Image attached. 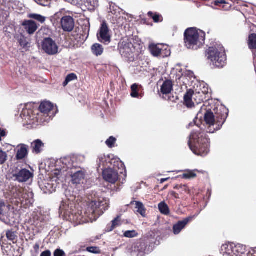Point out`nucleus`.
Returning <instances> with one entry per match:
<instances>
[{
	"label": "nucleus",
	"mask_w": 256,
	"mask_h": 256,
	"mask_svg": "<svg viewBox=\"0 0 256 256\" xmlns=\"http://www.w3.org/2000/svg\"><path fill=\"white\" fill-rule=\"evenodd\" d=\"M216 115L206 110L204 113V122L206 126L199 124L200 120L198 118L189 124V127L195 126L189 136L188 146L191 150L196 155L205 156L210 151V140L206 132L214 133L220 128L228 115V110L223 106L216 108Z\"/></svg>",
	"instance_id": "f257e3e1"
},
{
	"label": "nucleus",
	"mask_w": 256,
	"mask_h": 256,
	"mask_svg": "<svg viewBox=\"0 0 256 256\" xmlns=\"http://www.w3.org/2000/svg\"><path fill=\"white\" fill-rule=\"evenodd\" d=\"M74 198L64 200L60 206V214L68 221L77 224L96 220L108 207L109 200L106 198L91 201L87 204L84 214L76 208Z\"/></svg>",
	"instance_id": "f03ea898"
},
{
	"label": "nucleus",
	"mask_w": 256,
	"mask_h": 256,
	"mask_svg": "<svg viewBox=\"0 0 256 256\" xmlns=\"http://www.w3.org/2000/svg\"><path fill=\"white\" fill-rule=\"evenodd\" d=\"M39 109L40 112L38 110H34V104L28 103L24 104L20 115L24 125L34 128L48 122L57 112L56 108L49 102H42Z\"/></svg>",
	"instance_id": "7ed1b4c3"
},
{
	"label": "nucleus",
	"mask_w": 256,
	"mask_h": 256,
	"mask_svg": "<svg viewBox=\"0 0 256 256\" xmlns=\"http://www.w3.org/2000/svg\"><path fill=\"white\" fill-rule=\"evenodd\" d=\"M205 38V32L195 28H188L184 32V44L188 49H198L204 44Z\"/></svg>",
	"instance_id": "20e7f679"
},
{
	"label": "nucleus",
	"mask_w": 256,
	"mask_h": 256,
	"mask_svg": "<svg viewBox=\"0 0 256 256\" xmlns=\"http://www.w3.org/2000/svg\"><path fill=\"white\" fill-rule=\"evenodd\" d=\"M206 56L210 65L214 68H222L226 64L225 50L221 44L210 47L206 50Z\"/></svg>",
	"instance_id": "39448f33"
},
{
	"label": "nucleus",
	"mask_w": 256,
	"mask_h": 256,
	"mask_svg": "<svg viewBox=\"0 0 256 256\" xmlns=\"http://www.w3.org/2000/svg\"><path fill=\"white\" fill-rule=\"evenodd\" d=\"M12 202L16 204H21L24 206H28L34 202V194L32 192L20 186L12 187L10 192Z\"/></svg>",
	"instance_id": "423d86ee"
},
{
	"label": "nucleus",
	"mask_w": 256,
	"mask_h": 256,
	"mask_svg": "<svg viewBox=\"0 0 256 256\" xmlns=\"http://www.w3.org/2000/svg\"><path fill=\"white\" fill-rule=\"evenodd\" d=\"M246 246L242 244L228 242L223 244L220 249L222 256H242L246 252Z\"/></svg>",
	"instance_id": "0eeeda50"
},
{
	"label": "nucleus",
	"mask_w": 256,
	"mask_h": 256,
	"mask_svg": "<svg viewBox=\"0 0 256 256\" xmlns=\"http://www.w3.org/2000/svg\"><path fill=\"white\" fill-rule=\"evenodd\" d=\"M118 49L122 56L129 62L134 60L135 47L128 40L121 42L118 45Z\"/></svg>",
	"instance_id": "6e6552de"
},
{
	"label": "nucleus",
	"mask_w": 256,
	"mask_h": 256,
	"mask_svg": "<svg viewBox=\"0 0 256 256\" xmlns=\"http://www.w3.org/2000/svg\"><path fill=\"white\" fill-rule=\"evenodd\" d=\"M149 50L152 56L156 57L165 58L170 54V50L167 45L163 44H150Z\"/></svg>",
	"instance_id": "1a4fd4ad"
},
{
	"label": "nucleus",
	"mask_w": 256,
	"mask_h": 256,
	"mask_svg": "<svg viewBox=\"0 0 256 256\" xmlns=\"http://www.w3.org/2000/svg\"><path fill=\"white\" fill-rule=\"evenodd\" d=\"M10 206L0 202V220L6 224H12L14 222L12 220L13 211Z\"/></svg>",
	"instance_id": "9d476101"
},
{
	"label": "nucleus",
	"mask_w": 256,
	"mask_h": 256,
	"mask_svg": "<svg viewBox=\"0 0 256 256\" xmlns=\"http://www.w3.org/2000/svg\"><path fill=\"white\" fill-rule=\"evenodd\" d=\"M42 50L48 55H54L58 52V46L52 38H45L42 44Z\"/></svg>",
	"instance_id": "9b49d317"
},
{
	"label": "nucleus",
	"mask_w": 256,
	"mask_h": 256,
	"mask_svg": "<svg viewBox=\"0 0 256 256\" xmlns=\"http://www.w3.org/2000/svg\"><path fill=\"white\" fill-rule=\"evenodd\" d=\"M58 164H62V167L60 170H56L54 172L56 176V181L60 180V178L62 175V173L64 172L68 171L69 169H72V164L71 163V160L70 158H61L60 161L57 162Z\"/></svg>",
	"instance_id": "f8f14e48"
},
{
	"label": "nucleus",
	"mask_w": 256,
	"mask_h": 256,
	"mask_svg": "<svg viewBox=\"0 0 256 256\" xmlns=\"http://www.w3.org/2000/svg\"><path fill=\"white\" fill-rule=\"evenodd\" d=\"M98 40L105 44H108L111 41V36L110 30L106 22H103L98 34Z\"/></svg>",
	"instance_id": "ddd939ff"
},
{
	"label": "nucleus",
	"mask_w": 256,
	"mask_h": 256,
	"mask_svg": "<svg viewBox=\"0 0 256 256\" xmlns=\"http://www.w3.org/2000/svg\"><path fill=\"white\" fill-rule=\"evenodd\" d=\"M102 176L106 181L112 184H114L118 178V172L115 169L112 168L104 170Z\"/></svg>",
	"instance_id": "4468645a"
},
{
	"label": "nucleus",
	"mask_w": 256,
	"mask_h": 256,
	"mask_svg": "<svg viewBox=\"0 0 256 256\" xmlns=\"http://www.w3.org/2000/svg\"><path fill=\"white\" fill-rule=\"evenodd\" d=\"M33 176L29 170L26 168L22 169L14 174L13 176L15 178V180L20 182H26Z\"/></svg>",
	"instance_id": "2eb2a0df"
},
{
	"label": "nucleus",
	"mask_w": 256,
	"mask_h": 256,
	"mask_svg": "<svg viewBox=\"0 0 256 256\" xmlns=\"http://www.w3.org/2000/svg\"><path fill=\"white\" fill-rule=\"evenodd\" d=\"M180 80L186 86H193V84L196 83V78L194 72L191 70H186Z\"/></svg>",
	"instance_id": "dca6fc26"
},
{
	"label": "nucleus",
	"mask_w": 256,
	"mask_h": 256,
	"mask_svg": "<svg viewBox=\"0 0 256 256\" xmlns=\"http://www.w3.org/2000/svg\"><path fill=\"white\" fill-rule=\"evenodd\" d=\"M16 158L17 160H23L28 155V146L26 144H18L16 149Z\"/></svg>",
	"instance_id": "f3484780"
},
{
	"label": "nucleus",
	"mask_w": 256,
	"mask_h": 256,
	"mask_svg": "<svg viewBox=\"0 0 256 256\" xmlns=\"http://www.w3.org/2000/svg\"><path fill=\"white\" fill-rule=\"evenodd\" d=\"M68 172L71 175L72 184H78L84 183L85 181V172L84 170H80L74 172Z\"/></svg>",
	"instance_id": "a211bd4d"
},
{
	"label": "nucleus",
	"mask_w": 256,
	"mask_h": 256,
	"mask_svg": "<svg viewBox=\"0 0 256 256\" xmlns=\"http://www.w3.org/2000/svg\"><path fill=\"white\" fill-rule=\"evenodd\" d=\"M61 25L64 31H72L74 26L73 18L70 16L63 17L61 20Z\"/></svg>",
	"instance_id": "6ab92c4d"
},
{
	"label": "nucleus",
	"mask_w": 256,
	"mask_h": 256,
	"mask_svg": "<svg viewBox=\"0 0 256 256\" xmlns=\"http://www.w3.org/2000/svg\"><path fill=\"white\" fill-rule=\"evenodd\" d=\"M192 91L193 100L196 105L200 104L206 98V88H204L202 92H200L198 88H195Z\"/></svg>",
	"instance_id": "aec40b11"
},
{
	"label": "nucleus",
	"mask_w": 256,
	"mask_h": 256,
	"mask_svg": "<svg viewBox=\"0 0 256 256\" xmlns=\"http://www.w3.org/2000/svg\"><path fill=\"white\" fill-rule=\"evenodd\" d=\"M194 216H189L182 220L178 222L173 226V232L176 235L179 234L180 232L192 220Z\"/></svg>",
	"instance_id": "412c9836"
},
{
	"label": "nucleus",
	"mask_w": 256,
	"mask_h": 256,
	"mask_svg": "<svg viewBox=\"0 0 256 256\" xmlns=\"http://www.w3.org/2000/svg\"><path fill=\"white\" fill-rule=\"evenodd\" d=\"M196 103L193 100L192 90H190L184 96V104L188 108L195 107Z\"/></svg>",
	"instance_id": "4be33fe9"
},
{
	"label": "nucleus",
	"mask_w": 256,
	"mask_h": 256,
	"mask_svg": "<svg viewBox=\"0 0 256 256\" xmlns=\"http://www.w3.org/2000/svg\"><path fill=\"white\" fill-rule=\"evenodd\" d=\"M144 244L142 243L137 244L132 248V256H144L146 253L144 250Z\"/></svg>",
	"instance_id": "5701e85b"
},
{
	"label": "nucleus",
	"mask_w": 256,
	"mask_h": 256,
	"mask_svg": "<svg viewBox=\"0 0 256 256\" xmlns=\"http://www.w3.org/2000/svg\"><path fill=\"white\" fill-rule=\"evenodd\" d=\"M173 90L172 82L170 80H166L160 86V92L164 95L170 94Z\"/></svg>",
	"instance_id": "b1692460"
},
{
	"label": "nucleus",
	"mask_w": 256,
	"mask_h": 256,
	"mask_svg": "<svg viewBox=\"0 0 256 256\" xmlns=\"http://www.w3.org/2000/svg\"><path fill=\"white\" fill-rule=\"evenodd\" d=\"M22 25L24 26V28L29 34H34L38 28L36 23L30 20L24 21Z\"/></svg>",
	"instance_id": "393cba45"
},
{
	"label": "nucleus",
	"mask_w": 256,
	"mask_h": 256,
	"mask_svg": "<svg viewBox=\"0 0 256 256\" xmlns=\"http://www.w3.org/2000/svg\"><path fill=\"white\" fill-rule=\"evenodd\" d=\"M131 204H134L135 208L136 210V212L140 214L142 217H146V208L142 202L139 201H132L131 202Z\"/></svg>",
	"instance_id": "a878e982"
},
{
	"label": "nucleus",
	"mask_w": 256,
	"mask_h": 256,
	"mask_svg": "<svg viewBox=\"0 0 256 256\" xmlns=\"http://www.w3.org/2000/svg\"><path fill=\"white\" fill-rule=\"evenodd\" d=\"M44 146V144L40 140H35L31 144L32 152L36 154L40 152Z\"/></svg>",
	"instance_id": "bb28decb"
},
{
	"label": "nucleus",
	"mask_w": 256,
	"mask_h": 256,
	"mask_svg": "<svg viewBox=\"0 0 256 256\" xmlns=\"http://www.w3.org/2000/svg\"><path fill=\"white\" fill-rule=\"evenodd\" d=\"M91 50L92 54L97 56H101L104 52L103 46L99 44H94L92 46Z\"/></svg>",
	"instance_id": "cd10ccee"
},
{
	"label": "nucleus",
	"mask_w": 256,
	"mask_h": 256,
	"mask_svg": "<svg viewBox=\"0 0 256 256\" xmlns=\"http://www.w3.org/2000/svg\"><path fill=\"white\" fill-rule=\"evenodd\" d=\"M158 208L161 214H163L168 215L170 214L169 208L164 201L160 202L158 204Z\"/></svg>",
	"instance_id": "c85d7f7f"
},
{
	"label": "nucleus",
	"mask_w": 256,
	"mask_h": 256,
	"mask_svg": "<svg viewBox=\"0 0 256 256\" xmlns=\"http://www.w3.org/2000/svg\"><path fill=\"white\" fill-rule=\"evenodd\" d=\"M148 15L150 18L153 20L154 22H162L163 20L162 16L158 13L149 12L148 13Z\"/></svg>",
	"instance_id": "c756f323"
},
{
	"label": "nucleus",
	"mask_w": 256,
	"mask_h": 256,
	"mask_svg": "<svg viewBox=\"0 0 256 256\" xmlns=\"http://www.w3.org/2000/svg\"><path fill=\"white\" fill-rule=\"evenodd\" d=\"M248 46L250 50L256 49V34H252L249 36Z\"/></svg>",
	"instance_id": "7c9ffc66"
},
{
	"label": "nucleus",
	"mask_w": 256,
	"mask_h": 256,
	"mask_svg": "<svg viewBox=\"0 0 256 256\" xmlns=\"http://www.w3.org/2000/svg\"><path fill=\"white\" fill-rule=\"evenodd\" d=\"M221 4H224L222 8L226 10H229V8L232 6V4L231 3H229L226 0H216L214 2V5L216 6H220Z\"/></svg>",
	"instance_id": "2f4dec72"
},
{
	"label": "nucleus",
	"mask_w": 256,
	"mask_h": 256,
	"mask_svg": "<svg viewBox=\"0 0 256 256\" xmlns=\"http://www.w3.org/2000/svg\"><path fill=\"white\" fill-rule=\"evenodd\" d=\"M192 87L194 90L195 88H198L200 92H202L204 88H206V94L208 93V86L204 82L200 83V82H196V83H195Z\"/></svg>",
	"instance_id": "473e14b6"
},
{
	"label": "nucleus",
	"mask_w": 256,
	"mask_h": 256,
	"mask_svg": "<svg viewBox=\"0 0 256 256\" xmlns=\"http://www.w3.org/2000/svg\"><path fill=\"white\" fill-rule=\"evenodd\" d=\"M121 224L120 218L118 216L112 222L110 228L108 230V231H112L114 228Z\"/></svg>",
	"instance_id": "72a5a7b5"
},
{
	"label": "nucleus",
	"mask_w": 256,
	"mask_h": 256,
	"mask_svg": "<svg viewBox=\"0 0 256 256\" xmlns=\"http://www.w3.org/2000/svg\"><path fill=\"white\" fill-rule=\"evenodd\" d=\"M77 78L76 76L74 74H68L64 82L62 85L64 86H66L70 82L76 80Z\"/></svg>",
	"instance_id": "f704fd0d"
},
{
	"label": "nucleus",
	"mask_w": 256,
	"mask_h": 256,
	"mask_svg": "<svg viewBox=\"0 0 256 256\" xmlns=\"http://www.w3.org/2000/svg\"><path fill=\"white\" fill-rule=\"evenodd\" d=\"M30 18L34 19L41 23H44L46 20V17L38 14H31L30 15Z\"/></svg>",
	"instance_id": "c9c22d12"
},
{
	"label": "nucleus",
	"mask_w": 256,
	"mask_h": 256,
	"mask_svg": "<svg viewBox=\"0 0 256 256\" xmlns=\"http://www.w3.org/2000/svg\"><path fill=\"white\" fill-rule=\"evenodd\" d=\"M138 85L137 84H134L131 86L132 92L130 95L132 98H136L138 97L139 94L138 93Z\"/></svg>",
	"instance_id": "e433bc0d"
},
{
	"label": "nucleus",
	"mask_w": 256,
	"mask_h": 256,
	"mask_svg": "<svg viewBox=\"0 0 256 256\" xmlns=\"http://www.w3.org/2000/svg\"><path fill=\"white\" fill-rule=\"evenodd\" d=\"M8 157L7 152L0 149V165L4 164L6 162Z\"/></svg>",
	"instance_id": "4c0bfd02"
},
{
	"label": "nucleus",
	"mask_w": 256,
	"mask_h": 256,
	"mask_svg": "<svg viewBox=\"0 0 256 256\" xmlns=\"http://www.w3.org/2000/svg\"><path fill=\"white\" fill-rule=\"evenodd\" d=\"M116 139L114 136H110L106 142V146L110 148L114 146L116 142Z\"/></svg>",
	"instance_id": "58836bf2"
},
{
	"label": "nucleus",
	"mask_w": 256,
	"mask_h": 256,
	"mask_svg": "<svg viewBox=\"0 0 256 256\" xmlns=\"http://www.w3.org/2000/svg\"><path fill=\"white\" fill-rule=\"evenodd\" d=\"M52 0H34L38 4L43 6H49Z\"/></svg>",
	"instance_id": "ea45409f"
},
{
	"label": "nucleus",
	"mask_w": 256,
	"mask_h": 256,
	"mask_svg": "<svg viewBox=\"0 0 256 256\" xmlns=\"http://www.w3.org/2000/svg\"><path fill=\"white\" fill-rule=\"evenodd\" d=\"M196 176V174L194 172V170H188L182 176V177L184 178H192Z\"/></svg>",
	"instance_id": "a19ab883"
},
{
	"label": "nucleus",
	"mask_w": 256,
	"mask_h": 256,
	"mask_svg": "<svg viewBox=\"0 0 256 256\" xmlns=\"http://www.w3.org/2000/svg\"><path fill=\"white\" fill-rule=\"evenodd\" d=\"M18 41L20 44L23 48L26 50L27 48L29 47L28 46V42H27L26 38L24 37H21Z\"/></svg>",
	"instance_id": "79ce46f5"
},
{
	"label": "nucleus",
	"mask_w": 256,
	"mask_h": 256,
	"mask_svg": "<svg viewBox=\"0 0 256 256\" xmlns=\"http://www.w3.org/2000/svg\"><path fill=\"white\" fill-rule=\"evenodd\" d=\"M106 157L104 154H100L98 156L97 162L100 167L101 166L105 165V162H106Z\"/></svg>",
	"instance_id": "37998d69"
},
{
	"label": "nucleus",
	"mask_w": 256,
	"mask_h": 256,
	"mask_svg": "<svg viewBox=\"0 0 256 256\" xmlns=\"http://www.w3.org/2000/svg\"><path fill=\"white\" fill-rule=\"evenodd\" d=\"M138 233L136 230H128L124 232V236L126 238H132L136 236Z\"/></svg>",
	"instance_id": "c03bdc74"
},
{
	"label": "nucleus",
	"mask_w": 256,
	"mask_h": 256,
	"mask_svg": "<svg viewBox=\"0 0 256 256\" xmlns=\"http://www.w3.org/2000/svg\"><path fill=\"white\" fill-rule=\"evenodd\" d=\"M86 250L88 252H90L91 253H93V254H100V250L99 249V248H98L97 247H94V246L88 247L86 248Z\"/></svg>",
	"instance_id": "a18cd8bd"
},
{
	"label": "nucleus",
	"mask_w": 256,
	"mask_h": 256,
	"mask_svg": "<svg viewBox=\"0 0 256 256\" xmlns=\"http://www.w3.org/2000/svg\"><path fill=\"white\" fill-rule=\"evenodd\" d=\"M86 2L92 7L90 8L91 9L96 8L98 6V0H86Z\"/></svg>",
	"instance_id": "49530a36"
},
{
	"label": "nucleus",
	"mask_w": 256,
	"mask_h": 256,
	"mask_svg": "<svg viewBox=\"0 0 256 256\" xmlns=\"http://www.w3.org/2000/svg\"><path fill=\"white\" fill-rule=\"evenodd\" d=\"M6 236L9 240L12 241L14 240L16 237L14 232L11 231L7 232Z\"/></svg>",
	"instance_id": "de8ad7c7"
},
{
	"label": "nucleus",
	"mask_w": 256,
	"mask_h": 256,
	"mask_svg": "<svg viewBox=\"0 0 256 256\" xmlns=\"http://www.w3.org/2000/svg\"><path fill=\"white\" fill-rule=\"evenodd\" d=\"M54 256H65L66 254L64 252L60 249H56L54 252Z\"/></svg>",
	"instance_id": "09e8293b"
},
{
	"label": "nucleus",
	"mask_w": 256,
	"mask_h": 256,
	"mask_svg": "<svg viewBox=\"0 0 256 256\" xmlns=\"http://www.w3.org/2000/svg\"><path fill=\"white\" fill-rule=\"evenodd\" d=\"M46 184H47V186L46 185L45 187L48 190H47L44 191L45 193H52L53 192H54L55 190L54 188L52 186H50L51 184H50L48 183Z\"/></svg>",
	"instance_id": "8fccbe9b"
},
{
	"label": "nucleus",
	"mask_w": 256,
	"mask_h": 256,
	"mask_svg": "<svg viewBox=\"0 0 256 256\" xmlns=\"http://www.w3.org/2000/svg\"><path fill=\"white\" fill-rule=\"evenodd\" d=\"M178 190H181L186 192L189 193V190L186 185H180L178 188Z\"/></svg>",
	"instance_id": "3c124183"
},
{
	"label": "nucleus",
	"mask_w": 256,
	"mask_h": 256,
	"mask_svg": "<svg viewBox=\"0 0 256 256\" xmlns=\"http://www.w3.org/2000/svg\"><path fill=\"white\" fill-rule=\"evenodd\" d=\"M247 256H256V248L251 249L248 253Z\"/></svg>",
	"instance_id": "603ef678"
},
{
	"label": "nucleus",
	"mask_w": 256,
	"mask_h": 256,
	"mask_svg": "<svg viewBox=\"0 0 256 256\" xmlns=\"http://www.w3.org/2000/svg\"><path fill=\"white\" fill-rule=\"evenodd\" d=\"M111 163L114 164V166H116V163H120L121 166H122L123 165V164L121 162H119L117 159L112 160L111 162Z\"/></svg>",
	"instance_id": "864d4df0"
},
{
	"label": "nucleus",
	"mask_w": 256,
	"mask_h": 256,
	"mask_svg": "<svg viewBox=\"0 0 256 256\" xmlns=\"http://www.w3.org/2000/svg\"><path fill=\"white\" fill-rule=\"evenodd\" d=\"M40 256H51V252L50 250H46L41 254Z\"/></svg>",
	"instance_id": "5fc2aeb1"
},
{
	"label": "nucleus",
	"mask_w": 256,
	"mask_h": 256,
	"mask_svg": "<svg viewBox=\"0 0 256 256\" xmlns=\"http://www.w3.org/2000/svg\"><path fill=\"white\" fill-rule=\"evenodd\" d=\"M40 244L39 243H36L34 246V248L36 252H38Z\"/></svg>",
	"instance_id": "6e6d98bb"
},
{
	"label": "nucleus",
	"mask_w": 256,
	"mask_h": 256,
	"mask_svg": "<svg viewBox=\"0 0 256 256\" xmlns=\"http://www.w3.org/2000/svg\"><path fill=\"white\" fill-rule=\"evenodd\" d=\"M170 195L174 198H178V194H176V192L174 191H172L170 193Z\"/></svg>",
	"instance_id": "4d7b16f0"
},
{
	"label": "nucleus",
	"mask_w": 256,
	"mask_h": 256,
	"mask_svg": "<svg viewBox=\"0 0 256 256\" xmlns=\"http://www.w3.org/2000/svg\"><path fill=\"white\" fill-rule=\"evenodd\" d=\"M68 2L72 4H77L78 3L79 0H66Z\"/></svg>",
	"instance_id": "13d9d810"
},
{
	"label": "nucleus",
	"mask_w": 256,
	"mask_h": 256,
	"mask_svg": "<svg viewBox=\"0 0 256 256\" xmlns=\"http://www.w3.org/2000/svg\"><path fill=\"white\" fill-rule=\"evenodd\" d=\"M6 136V132L4 130H2L0 128V140H2V137Z\"/></svg>",
	"instance_id": "bf43d9fd"
},
{
	"label": "nucleus",
	"mask_w": 256,
	"mask_h": 256,
	"mask_svg": "<svg viewBox=\"0 0 256 256\" xmlns=\"http://www.w3.org/2000/svg\"><path fill=\"white\" fill-rule=\"evenodd\" d=\"M169 179H170V178H162L160 180V184H162V183H164V182H166V180H168Z\"/></svg>",
	"instance_id": "052dcab7"
},
{
	"label": "nucleus",
	"mask_w": 256,
	"mask_h": 256,
	"mask_svg": "<svg viewBox=\"0 0 256 256\" xmlns=\"http://www.w3.org/2000/svg\"><path fill=\"white\" fill-rule=\"evenodd\" d=\"M238 0H230L232 2L234 3L236 2H237Z\"/></svg>",
	"instance_id": "680f3d73"
},
{
	"label": "nucleus",
	"mask_w": 256,
	"mask_h": 256,
	"mask_svg": "<svg viewBox=\"0 0 256 256\" xmlns=\"http://www.w3.org/2000/svg\"><path fill=\"white\" fill-rule=\"evenodd\" d=\"M200 108H201V110H200L202 111V108H203L202 106H200Z\"/></svg>",
	"instance_id": "e2e57ef3"
}]
</instances>
